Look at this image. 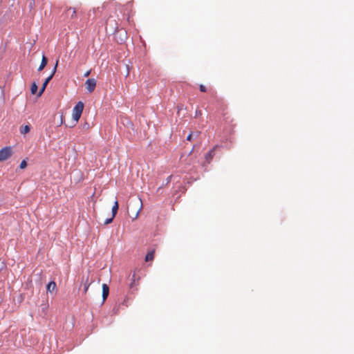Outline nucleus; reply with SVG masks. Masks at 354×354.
Wrapping results in <instances>:
<instances>
[{"label":"nucleus","mask_w":354,"mask_h":354,"mask_svg":"<svg viewBox=\"0 0 354 354\" xmlns=\"http://www.w3.org/2000/svg\"><path fill=\"white\" fill-rule=\"evenodd\" d=\"M142 204L140 199L131 201L128 206V213L133 220L138 218L141 209Z\"/></svg>","instance_id":"f257e3e1"},{"label":"nucleus","mask_w":354,"mask_h":354,"mask_svg":"<svg viewBox=\"0 0 354 354\" xmlns=\"http://www.w3.org/2000/svg\"><path fill=\"white\" fill-rule=\"evenodd\" d=\"M66 13L68 15H70L71 19H75L77 17V12L76 10L73 8H68L66 10Z\"/></svg>","instance_id":"6e6552de"},{"label":"nucleus","mask_w":354,"mask_h":354,"mask_svg":"<svg viewBox=\"0 0 354 354\" xmlns=\"http://www.w3.org/2000/svg\"><path fill=\"white\" fill-rule=\"evenodd\" d=\"M192 137H193V133H189V134L187 136V140L191 141V140H192Z\"/></svg>","instance_id":"6ab92c4d"},{"label":"nucleus","mask_w":354,"mask_h":354,"mask_svg":"<svg viewBox=\"0 0 354 354\" xmlns=\"http://www.w3.org/2000/svg\"><path fill=\"white\" fill-rule=\"evenodd\" d=\"M27 167V162L25 160H22L20 163L19 167L21 169H25Z\"/></svg>","instance_id":"2eb2a0df"},{"label":"nucleus","mask_w":354,"mask_h":354,"mask_svg":"<svg viewBox=\"0 0 354 354\" xmlns=\"http://www.w3.org/2000/svg\"><path fill=\"white\" fill-rule=\"evenodd\" d=\"M113 218H114V217H113V216H112V217H111V218H107V219H106V220H105V221H104V224H105V225H107V224L111 223L113 221Z\"/></svg>","instance_id":"dca6fc26"},{"label":"nucleus","mask_w":354,"mask_h":354,"mask_svg":"<svg viewBox=\"0 0 354 354\" xmlns=\"http://www.w3.org/2000/svg\"><path fill=\"white\" fill-rule=\"evenodd\" d=\"M118 210V202L117 201H115V203H114V205H113V206L112 207V215H113V217L115 216Z\"/></svg>","instance_id":"ddd939ff"},{"label":"nucleus","mask_w":354,"mask_h":354,"mask_svg":"<svg viewBox=\"0 0 354 354\" xmlns=\"http://www.w3.org/2000/svg\"><path fill=\"white\" fill-rule=\"evenodd\" d=\"M84 109V104L82 102H79L74 106L73 109V119L74 120V125H75L80 120L81 115Z\"/></svg>","instance_id":"f03ea898"},{"label":"nucleus","mask_w":354,"mask_h":354,"mask_svg":"<svg viewBox=\"0 0 354 354\" xmlns=\"http://www.w3.org/2000/svg\"><path fill=\"white\" fill-rule=\"evenodd\" d=\"M47 62H48L47 58L44 55H43L42 59H41V64H40V66L38 68V71H42L44 68V67L46 66Z\"/></svg>","instance_id":"f8f14e48"},{"label":"nucleus","mask_w":354,"mask_h":354,"mask_svg":"<svg viewBox=\"0 0 354 354\" xmlns=\"http://www.w3.org/2000/svg\"><path fill=\"white\" fill-rule=\"evenodd\" d=\"M56 283L55 281H50L48 283L46 289L48 292H53L56 289Z\"/></svg>","instance_id":"1a4fd4ad"},{"label":"nucleus","mask_w":354,"mask_h":354,"mask_svg":"<svg viewBox=\"0 0 354 354\" xmlns=\"http://www.w3.org/2000/svg\"><path fill=\"white\" fill-rule=\"evenodd\" d=\"M86 88L89 93H92L96 86V81L94 79H88L85 82Z\"/></svg>","instance_id":"39448f33"},{"label":"nucleus","mask_w":354,"mask_h":354,"mask_svg":"<svg viewBox=\"0 0 354 354\" xmlns=\"http://www.w3.org/2000/svg\"><path fill=\"white\" fill-rule=\"evenodd\" d=\"M89 74H90V71H87V72L84 74V76H85V77H87V76H88V75H89Z\"/></svg>","instance_id":"aec40b11"},{"label":"nucleus","mask_w":354,"mask_h":354,"mask_svg":"<svg viewBox=\"0 0 354 354\" xmlns=\"http://www.w3.org/2000/svg\"><path fill=\"white\" fill-rule=\"evenodd\" d=\"M155 256V250H153L148 252L145 256V261H153Z\"/></svg>","instance_id":"9d476101"},{"label":"nucleus","mask_w":354,"mask_h":354,"mask_svg":"<svg viewBox=\"0 0 354 354\" xmlns=\"http://www.w3.org/2000/svg\"><path fill=\"white\" fill-rule=\"evenodd\" d=\"M109 293V288L107 284H102V299L103 301H105Z\"/></svg>","instance_id":"423d86ee"},{"label":"nucleus","mask_w":354,"mask_h":354,"mask_svg":"<svg viewBox=\"0 0 354 354\" xmlns=\"http://www.w3.org/2000/svg\"><path fill=\"white\" fill-rule=\"evenodd\" d=\"M216 147H217V146H215V147H214L212 150H210V151H209V152L205 155V160H206V161H207V162H209L212 160V158H213V157H214V149H215V148H216Z\"/></svg>","instance_id":"0eeeda50"},{"label":"nucleus","mask_w":354,"mask_h":354,"mask_svg":"<svg viewBox=\"0 0 354 354\" xmlns=\"http://www.w3.org/2000/svg\"><path fill=\"white\" fill-rule=\"evenodd\" d=\"M37 89H38V87H37V84L35 82L32 83L31 88H30L31 93L33 95L36 94Z\"/></svg>","instance_id":"4468645a"},{"label":"nucleus","mask_w":354,"mask_h":354,"mask_svg":"<svg viewBox=\"0 0 354 354\" xmlns=\"http://www.w3.org/2000/svg\"><path fill=\"white\" fill-rule=\"evenodd\" d=\"M57 64H58V61H57L56 62V64H55V66L54 67V69L52 72V73L45 80L44 82L43 83V85H42V87L40 90V91L38 93V96H40L41 95V94L43 93V92L44 91L47 84L49 83V82L51 80V79L53 78L55 71H56V68H57Z\"/></svg>","instance_id":"20e7f679"},{"label":"nucleus","mask_w":354,"mask_h":354,"mask_svg":"<svg viewBox=\"0 0 354 354\" xmlns=\"http://www.w3.org/2000/svg\"><path fill=\"white\" fill-rule=\"evenodd\" d=\"M171 178V176H169V178H167V180H169V179Z\"/></svg>","instance_id":"4be33fe9"},{"label":"nucleus","mask_w":354,"mask_h":354,"mask_svg":"<svg viewBox=\"0 0 354 354\" xmlns=\"http://www.w3.org/2000/svg\"><path fill=\"white\" fill-rule=\"evenodd\" d=\"M199 88H200V91H201V92H206V91H207V89H206V88H205V86L204 85H203V84H201V85L199 86Z\"/></svg>","instance_id":"a211bd4d"},{"label":"nucleus","mask_w":354,"mask_h":354,"mask_svg":"<svg viewBox=\"0 0 354 354\" xmlns=\"http://www.w3.org/2000/svg\"><path fill=\"white\" fill-rule=\"evenodd\" d=\"M89 286H90V283H88L87 282H86V283H84V293H86V292H87V290H88V289Z\"/></svg>","instance_id":"f3484780"},{"label":"nucleus","mask_w":354,"mask_h":354,"mask_svg":"<svg viewBox=\"0 0 354 354\" xmlns=\"http://www.w3.org/2000/svg\"><path fill=\"white\" fill-rule=\"evenodd\" d=\"M13 154L12 147H5L0 149V162L8 160Z\"/></svg>","instance_id":"7ed1b4c3"},{"label":"nucleus","mask_w":354,"mask_h":354,"mask_svg":"<svg viewBox=\"0 0 354 354\" xmlns=\"http://www.w3.org/2000/svg\"><path fill=\"white\" fill-rule=\"evenodd\" d=\"M30 131V127L29 125H23L20 127L19 131L21 134H26Z\"/></svg>","instance_id":"9b49d317"},{"label":"nucleus","mask_w":354,"mask_h":354,"mask_svg":"<svg viewBox=\"0 0 354 354\" xmlns=\"http://www.w3.org/2000/svg\"><path fill=\"white\" fill-rule=\"evenodd\" d=\"M171 178V176H169V178H167V180H169V179Z\"/></svg>","instance_id":"412c9836"}]
</instances>
